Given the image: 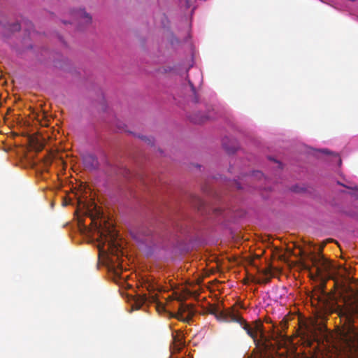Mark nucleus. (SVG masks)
Masks as SVG:
<instances>
[{"label":"nucleus","mask_w":358,"mask_h":358,"mask_svg":"<svg viewBox=\"0 0 358 358\" xmlns=\"http://www.w3.org/2000/svg\"><path fill=\"white\" fill-rule=\"evenodd\" d=\"M143 139H144L145 141H147L148 142V144H151V145H152V141L150 138H147V137H145Z\"/></svg>","instance_id":"f3484780"},{"label":"nucleus","mask_w":358,"mask_h":358,"mask_svg":"<svg viewBox=\"0 0 358 358\" xmlns=\"http://www.w3.org/2000/svg\"><path fill=\"white\" fill-rule=\"evenodd\" d=\"M348 323L339 334L340 347L346 352L358 350V327L352 322L351 316H346Z\"/></svg>","instance_id":"7ed1b4c3"},{"label":"nucleus","mask_w":358,"mask_h":358,"mask_svg":"<svg viewBox=\"0 0 358 358\" xmlns=\"http://www.w3.org/2000/svg\"><path fill=\"white\" fill-rule=\"evenodd\" d=\"M83 164L85 168L90 170H94L98 168L99 162L97 158L91 154L85 155L83 157Z\"/></svg>","instance_id":"6e6552de"},{"label":"nucleus","mask_w":358,"mask_h":358,"mask_svg":"<svg viewBox=\"0 0 358 358\" xmlns=\"http://www.w3.org/2000/svg\"><path fill=\"white\" fill-rule=\"evenodd\" d=\"M332 155H333V156L336 158V162H338V164L339 165H341V164L342 161H341V157H339V155H338V154H336V153H332Z\"/></svg>","instance_id":"ddd939ff"},{"label":"nucleus","mask_w":358,"mask_h":358,"mask_svg":"<svg viewBox=\"0 0 358 358\" xmlns=\"http://www.w3.org/2000/svg\"><path fill=\"white\" fill-rule=\"evenodd\" d=\"M235 185H236L237 189H241V185H240V184L238 182H236Z\"/></svg>","instance_id":"a211bd4d"},{"label":"nucleus","mask_w":358,"mask_h":358,"mask_svg":"<svg viewBox=\"0 0 358 358\" xmlns=\"http://www.w3.org/2000/svg\"><path fill=\"white\" fill-rule=\"evenodd\" d=\"M73 15L80 22L86 25L92 23V17L84 10H79L73 14Z\"/></svg>","instance_id":"1a4fd4ad"},{"label":"nucleus","mask_w":358,"mask_h":358,"mask_svg":"<svg viewBox=\"0 0 358 358\" xmlns=\"http://www.w3.org/2000/svg\"><path fill=\"white\" fill-rule=\"evenodd\" d=\"M253 175L257 177L258 178H260L261 177L263 176V173L262 172H260V171L254 172Z\"/></svg>","instance_id":"dca6fc26"},{"label":"nucleus","mask_w":358,"mask_h":358,"mask_svg":"<svg viewBox=\"0 0 358 358\" xmlns=\"http://www.w3.org/2000/svg\"><path fill=\"white\" fill-rule=\"evenodd\" d=\"M179 310H180L179 313H178L177 315H171V317H176L179 320L184 321V322H189L192 319V315H188L186 318H184L182 317L183 312L189 310V307L188 305L181 304Z\"/></svg>","instance_id":"9d476101"},{"label":"nucleus","mask_w":358,"mask_h":358,"mask_svg":"<svg viewBox=\"0 0 358 358\" xmlns=\"http://www.w3.org/2000/svg\"><path fill=\"white\" fill-rule=\"evenodd\" d=\"M184 346V336L180 331H177L176 334H173V351L174 352H179Z\"/></svg>","instance_id":"0eeeda50"},{"label":"nucleus","mask_w":358,"mask_h":358,"mask_svg":"<svg viewBox=\"0 0 358 358\" xmlns=\"http://www.w3.org/2000/svg\"><path fill=\"white\" fill-rule=\"evenodd\" d=\"M260 277L254 280L255 282L257 284H266L268 283L271 279L274 276L271 268L259 270Z\"/></svg>","instance_id":"423d86ee"},{"label":"nucleus","mask_w":358,"mask_h":358,"mask_svg":"<svg viewBox=\"0 0 358 358\" xmlns=\"http://www.w3.org/2000/svg\"><path fill=\"white\" fill-rule=\"evenodd\" d=\"M352 311L354 314L358 317V301L357 302L355 306L353 308Z\"/></svg>","instance_id":"2eb2a0df"},{"label":"nucleus","mask_w":358,"mask_h":358,"mask_svg":"<svg viewBox=\"0 0 358 358\" xmlns=\"http://www.w3.org/2000/svg\"><path fill=\"white\" fill-rule=\"evenodd\" d=\"M322 152L327 153V154H330V152L329 150H323Z\"/></svg>","instance_id":"6ab92c4d"},{"label":"nucleus","mask_w":358,"mask_h":358,"mask_svg":"<svg viewBox=\"0 0 358 358\" xmlns=\"http://www.w3.org/2000/svg\"><path fill=\"white\" fill-rule=\"evenodd\" d=\"M189 86H190V88H191V91H192V95H193V98H192V101L194 103H198L199 102V98H198V96L196 93V90H195V87L193 85V83L189 80Z\"/></svg>","instance_id":"9b49d317"},{"label":"nucleus","mask_w":358,"mask_h":358,"mask_svg":"<svg viewBox=\"0 0 358 358\" xmlns=\"http://www.w3.org/2000/svg\"><path fill=\"white\" fill-rule=\"evenodd\" d=\"M287 320L285 317L280 321L278 326L276 327L273 325V329L271 334V339L276 341H285L287 340V336L284 334V332L287 329Z\"/></svg>","instance_id":"39448f33"},{"label":"nucleus","mask_w":358,"mask_h":358,"mask_svg":"<svg viewBox=\"0 0 358 358\" xmlns=\"http://www.w3.org/2000/svg\"><path fill=\"white\" fill-rule=\"evenodd\" d=\"M308 259L312 266L315 268L317 276L323 278L329 275L332 265L322 254L312 253L309 255Z\"/></svg>","instance_id":"20e7f679"},{"label":"nucleus","mask_w":358,"mask_h":358,"mask_svg":"<svg viewBox=\"0 0 358 358\" xmlns=\"http://www.w3.org/2000/svg\"><path fill=\"white\" fill-rule=\"evenodd\" d=\"M221 316L225 321L238 322L247 334L253 339L257 346H262L266 350H269L273 348V343L264 334V326L260 320H256L252 324H248L234 310H227L222 313Z\"/></svg>","instance_id":"f257e3e1"},{"label":"nucleus","mask_w":358,"mask_h":358,"mask_svg":"<svg viewBox=\"0 0 358 358\" xmlns=\"http://www.w3.org/2000/svg\"><path fill=\"white\" fill-rule=\"evenodd\" d=\"M87 208V214L91 218L92 224L94 230L97 231L99 234V238L103 243L108 242L110 248H116L115 241L117 238V234L114 227L108 225L106 221L102 223V218L103 217V213L100 208L94 202L85 204Z\"/></svg>","instance_id":"f03ea898"},{"label":"nucleus","mask_w":358,"mask_h":358,"mask_svg":"<svg viewBox=\"0 0 358 358\" xmlns=\"http://www.w3.org/2000/svg\"><path fill=\"white\" fill-rule=\"evenodd\" d=\"M20 29V25L18 23H15L13 25L12 30L19 31Z\"/></svg>","instance_id":"4468645a"},{"label":"nucleus","mask_w":358,"mask_h":358,"mask_svg":"<svg viewBox=\"0 0 358 358\" xmlns=\"http://www.w3.org/2000/svg\"><path fill=\"white\" fill-rule=\"evenodd\" d=\"M190 118L192 122L197 123V124H200V123L203 122L206 120H207L208 117L206 116H201V117L194 116V117H191Z\"/></svg>","instance_id":"f8f14e48"},{"label":"nucleus","mask_w":358,"mask_h":358,"mask_svg":"<svg viewBox=\"0 0 358 358\" xmlns=\"http://www.w3.org/2000/svg\"><path fill=\"white\" fill-rule=\"evenodd\" d=\"M322 292L323 294H324V295L326 294L325 291L322 290Z\"/></svg>","instance_id":"aec40b11"}]
</instances>
